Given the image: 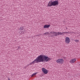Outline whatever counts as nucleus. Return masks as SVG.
I'll list each match as a JSON object with an SVG mask.
<instances>
[{
	"label": "nucleus",
	"mask_w": 80,
	"mask_h": 80,
	"mask_svg": "<svg viewBox=\"0 0 80 80\" xmlns=\"http://www.w3.org/2000/svg\"><path fill=\"white\" fill-rule=\"evenodd\" d=\"M37 73H38V72L35 73L33 74L32 75L31 77H34L35 75H36L37 74Z\"/></svg>",
	"instance_id": "11"
},
{
	"label": "nucleus",
	"mask_w": 80,
	"mask_h": 80,
	"mask_svg": "<svg viewBox=\"0 0 80 80\" xmlns=\"http://www.w3.org/2000/svg\"><path fill=\"white\" fill-rule=\"evenodd\" d=\"M76 62H77V59L76 58H72L69 61L70 63L72 64L75 63Z\"/></svg>",
	"instance_id": "5"
},
{
	"label": "nucleus",
	"mask_w": 80,
	"mask_h": 80,
	"mask_svg": "<svg viewBox=\"0 0 80 80\" xmlns=\"http://www.w3.org/2000/svg\"><path fill=\"white\" fill-rule=\"evenodd\" d=\"M50 60H51L50 58L48 57V56L44 55H41L38 56L34 61L30 63L29 65H33L35 63H38L44 62H47Z\"/></svg>",
	"instance_id": "1"
},
{
	"label": "nucleus",
	"mask_w": 80,
	"mask_h": 80,
	"mask_svg": "<svg viewBox=\"0 0 80 80\" xmlns=\"http://www.w3.org/2000/svg\"><path fill=\"white\" fill-rule=\"evenodd\" d=\"M42 72H43V73H44V74H47L48 73V70H47L44 68H42Z\"/></svg>",
	"instance_id": "6"
},
{
	"label": "nucleus",
	"mask_w": 80,
	"mask_h": 80,
	"mask_svg": "<svg viewBox=\"0 0 80 80\" xmlns=\"http://www.w3.org/2000/svg\"><path fill=\"white\" fill-rule=\"evenodd\" d=\"M68 33H69V32H62V35H65Z\"/></svg>",
	"instance_id": "10"
},
{
	"label": "nucleus",
	"mask_w": 80,
	"mask_h": 80,
	"mask_svg": "<svg viewBox=\"0 0 80 80\" xmlns=\"http://www.w3.org/2000/svg\"><path fill=\"white\" fill-rule=\"evenodd\" d=\"M56 36H57V35H62V32H56Z\"/></svg>",
	"instance_id": "9"
},
{
	"label": "nucleus",
	"mask_w": 80,
	"mask_h": 80,
	"mask_svg": "<svg viewBox=\"0 0 80 80\" xmlns=\"http://www.w3.org/2000/svg\"><path fill=\"white\" fill-rule=\"evenodd\" d=\"M44 34L46 35H49V33L48 32L44 33Z\"/></svg>",
	"instance_id": "13"
},
{
	"label": "nucleus",
	"mask_w": 80,
	"mask_h": 80,
	"mask_svg": "<svg viewBox=\"0 0 80 80\" xmlns=\"http://www.w3.org/2000/svg\"><path fill=\"white\" fill-rule=\"evenodd\" d=\"M63 58L64 59V60H65V59H66V58H65V57H63Z\"/></svg>",
	"instance_id": "15"
},
{
	"label": "nucleus",
	"mask_w": 80,
	"mask_h": 80,
	"mask_svg": "<svg viewBox=\"0 0 80 80\" xmlns=\"http://www.w3.org/2000/svg\"><path fill=\"white\" fill-rule=\"evenodd\" d=\"M58 5V1H53L52 0L50 1L48 3L47 6L48 7H52V6H57Z\"/></svg>",
	"instance_id": "2"
},
{
	"label": "nucleus",
	"mask_w": 80,
	"mask_h": 80,
	"mask_svg": "<svg viewBox=\"0 0 80 80\" xmlns=\"http://www.w3.org/2000/svg\"><path fill=\"white\" fill-rule=\"evenodd\" d=\"M49 35L51 36L52 37H53L54 36H56L57 35V32H52L50 33L49 34Z\"/></svg>",
	"instance_id": "7"
},
{
	"label": "nucleus",
	"mask_w": 80,
	"mask_h": 80,
	"mask_svg": "<svg viewBox=\"0 0 80 80\" xmlns=\"http://www.w3.org/2000/svg\"><path fill=\"white\" fill-rule=\"evenodd\" d=\"M8 80H11V79H10V78H8Z\"/></svg>",
	"instance_id": "16"
},
{
	"label": "nucleus",
	"mask_w": 80,
	"mask_h": 80,
	"mask_svg": "<svg viewBox=\"0 0 80 80\" xmlns=\"http://www.w3.org/2000/svg\"><path fill=\"white\" fill-rule=\"evenodd\" d=\"M50 25L48 24V25H44L43 27L44 28H48L50 27Z\"/></svg>",
	"instance_id": "8"
},
{
	"label": "nucleus",
	"mask_w": 80,
	"mask_h": 80,
	"mask_svg": "<svg viewBox=\"0 0 80 80\" xmlns=\"http://www.w3.org/2000/svg\"><path fill=\"white\" fill-rule=\"evenodd\" d=\"M70 42V39L68 37H66L65 38V43L66 44H69Z\"/></svg>",
	"instance_id": "4"
},
{
	"label": "nucleus",
	"mask_w": 80,
	"mask_h": 80,
	"mask_svg": "<svg viewBox=\"0 0 80 80\" xmlns=\"http://www.w3.org/2000/svg\"><path fill=\"white\" fill-rule=\"evenodd\" d=\"M20 30H23V26L21 27L20 28Z\"/></svg>",
	"instance_id": "12"
},
{
	"label": "nucleus",
	"mask_w": 80,
	"mask_h": 80,
	"mask_svg": "<svg viewBox=\"0 0 80 80\" xmlns=\"http://www.w3.org/2000/svg\"><path fill=\"white\" fill-rule=\"evenodd\" d=\"M56 62L57 63H63L64 60L63 58L59 59L57 60Z\"/></svg>",
	"instance_id": "3"
},
{
	"label": "nucleus",
	"mask_w": 80,
	"mask_h": 80,
	"mask_svg": "<svg viewBox=\"0 0 80 80\" xmlns=\"http://www.w3.org/2000/svg\"><path fill=\"white\" fill-rule=\"evenodd\" d=\"M74 41L76 42H79V40H75Z\"/></svg>",
	"instance_id": "14"
}]
</instances>
